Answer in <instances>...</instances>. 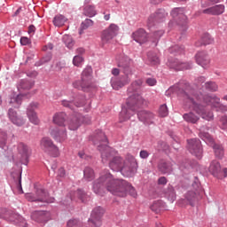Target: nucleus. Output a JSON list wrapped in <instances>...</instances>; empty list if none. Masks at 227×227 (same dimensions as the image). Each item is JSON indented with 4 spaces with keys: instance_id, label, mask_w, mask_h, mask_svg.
<instances>
[{
    "instance_id": "nucleus-9",
    "label": "nucleus",
    "mask_w": 227,
    "mask_h": 227,
    "mask_svg": "<svg viewBox=\"0 0 227 227\" xmlns=\"http://www.w3.org/2000/svg\"><path fill=\"white\" fill-rule=\"evenodd\" d=\"M200 137H201V139L205 141L207 145H209L212 146V148L214 149L215 157H217L218 159H223V156L224 155V149H223V145L214 143V138H212V136H210V134L207 132H200Z\"/></svg>"
},
{
    "instance_id": "nucleus-27",
    "label": "nucleus",
    "mask_w": 227,
    "mask_h": 227,
    "mask_svg": "<svg viewBox=\"0 0 227 227\" xmlns=\"http://www.w3.org/2000/svg\"><path fill=\"white\" fill-rule=\"evenodd\" d=\"M67 126L69 130H77L79 127H81V119L78 115H74L72 116L68 121H67Z\"/></svg>"
},
{
    "instance_id": "nucleus-64",
    "label": "nucleus",
    "mask_w": 227,
    "mask_h": 227,
    "mask_svg": "<svg viewBox=\"0 0 227 227\" xmlns=\"http://www.w3.org/2000/svg\"><path fill=\"white\" fill-rule=\"evenodd\" d=\"M47 49H49V51H52V49H53L52 44L50 43V44L44 46V47L43 48V51H47Z\"/></svg>"
},
{
    "instance_id": "nucleus-35",
    "label": "nucleus",
    "mask_w": 227,
    "mask_h": 227,
    "mask_svg": "<svg viewBox=\"0 0 227 227\" xmlns=\"http://www.w3.org/2000/svg\"><path fill=\"white\" fill-rule=\"evenodd\" d=\"M35 86V83L33 82L27 81V80H21L18 85L19 91H21V90H24L25 91L27 90H31Z\"/></svg>"
},
{
    "instance_id": "nucleus-25",
    "label": "nucleus",
    "mask_w": 227,
    "mask_h": 227,
    "mask_svg": "<svg viewBox=\"0 0 227 227\" xmlns=\"http://www.w3.org/2000/svg\"><path fill=\"white\" fill-rule=\"evenodd\" d=\"M225 11L223 4H217L202 11L206 15H223Z\"/></svg>"
},
{
    "instance_id": "nucleus-45",
    "label": "nucleus",
    "mask_w": 227,
    "mask_h": 227,
    "mask_svg": "<svg viewBox=\"0 0 227 227\" xmlns=\"http://www.w3.org/2000/svg\"><path fill=\"white\" fill-rule=\"evenodd\" d=\"M84 61V58L81 55H75L73 59V65L74 67H81Z\"/></svg>"
},
{
    "instance_id": "nucleus-37",
    "label": "nucleus",
    "mask_w": 227,
    "mask_h": 227,
    "mask_svg": "<svg viewBox=\"0 0 227 227\" xmlns=\"http://www.w3.org/2000/svg\"><path fill=\"white\" fill-rule=\"evenodd\" d=\"M84 178L90 182V180H93L95 178V171L92 170L91 168L87 167L85 168L83 171Z\"/></svg>"
},
{
    "instance_id": "nucleus-29",
    "label": "nucleus",
    "mask_w": 227,
    "mask_h": 227,
    "mask_svg": "<svg viewBox=\"0 0 227 227\" xmlns=\"http://www.w3.org/2000/svg\"><path fill=\"white\" fill-rule=\"evenodd\" d=\"M169 67L174 70H189V68H191L192 66L189 63H184L178 60H174L173 62H170Z\"/></svg>"
},
{
    "instance_id": "nucleus-40",
    "label": "nucleus",
    "mask_w": 227,
    "mask_h": 227,
    "mask_svg": "<svg viewBox=\"0 0 227 227\" xmlns=\"http://www.w3.org/2000/svg\"><path fill=\"white\" fill-rule=\"evenodd\" d=\"M158 168L160 169V171H161V173H169V171H171L172 168L169 165V163L165 162V161H161L159 165Z\"/></svg>"
},
{
    "instance_id": "nucleus-15",
    "label": "nucleus",
    "mask_w": 227,
    "mask_h": 227,
    "mask_svg": "<svg viewBox=\"0 0 227 227\" xmlns=\"http://www.w3.org/2000/svg\"><path fill=\"white\" fill-rule=\"evenodd\" d=\"M173 19L177 20V24L184 29H187V16L184 14V8H176L171 12Z\"/></svg>"
},
{
    "instance_id": "nucleus-39",
    "label": "nucleus",
    "mask_w": 227,
    "mask_h": 227,
    "mask_svg": "<svg viewBox=\"0 0 227 227\" xmlns=\"http://www.w3.org/2000/svg\"><path fill=\"white\" fill-rule=\"evenodd\" d=\"M63 42L66 45V47H67V49H73L74 45V39L72 38V36L68 35H65L63 36Z\"/></svg>"
},
{
    "instance_id": "nucleus-11",
    "label": "nucleus",
    "mask_w": 227,
    "mask_h": 227,
    "mask_svg": "<svg viewBox=\"0 0 227 227\" xmlns=\"http://www.w3.org/2000/svg\"><path fill=\"white\" fill-rule=\"evenodd\" d=\"M104 214H106V210L103 209L102 207H95L89 219V224L95 227L102 226V217H104Z\"/></svg>"
},
{
    "instance_id": "nucleus-24",
    "label": "nucleus",
    "mask_w": 227,
    "mask_h": 227,
    "mask_svg": "<svg viewBox=\"0 0 227 227\" xmlns=\"http://www.w3.org/2000/svg\"><path fill=\"white\" fill-rule=\"evenodd\" d=\"M18 152L20 155H21L23 162H27V159H29V155H31V149H29V146L20 142L18 144Z\"/></svg>"
},
{
    "instance_id": "nucleus-32",
    "label": "nucleus",
    "mask_w": 227,
    "mask_h": 227,
    "mask_svg": "<svg viewBox=\"0 0 227 227\" xmlns=\"http://www.w3.org/2000/svg\"><path fill=\"white\" fill-rule=\"evenodd\" d=\"M68 21V18L65 17L62 14H57L54 18H53V26H55V27H63V26H65V23H67Z\"/></svg>"
},
{
    "instance_id": "nucleus-46",
    "label": "nucleus",
    "mask_w": 227,
    "mask_h": 227,
    "mask_svg": "<svg viewBox=\"0 0 227 227\" xmlns=\"http://www.w3.org/2000/svg\"><path fill=\"white\" fill-rule=\"evenodd\" d=\"M205 87L207 90H209V91H217L218 86L216 82H207L205 83Z\"/></svg>"
},
{
    "instance_id": "nucleus-59",
    "label": "nucleus",
    "mask_w": 227,
    "mask_h": 227,
    "mask_svg": "<svg viewBox=\"0 0 227 227\" xmlns=\"http://www.w3.org/2000/svg\"><path fill=\"white\" fill-rule=\"evenodd\" d=\"M59 176H60V178H65V176H67V171H65V168H60L59 169Z\"/></svg>"
},
{
    "instance_id": "nucleus-12",
    "label": "nucleus",
    "mask_w": 227,
    "mask_h": 227,
    "mask_svg": "<svg viewBox=\"0 0 227 227\" xmlns=\"http://www.w3.org/2000/svg\"><path fill=\"white\" fill-rule=\"evenodd\" d=\"M208 169L209 173H211L213 176H215V178H219L220 180L223 178H226L227 176V168H222L221 163H219V161L215 160L210 162Z\"/></svg>"
},
{
    "instance_id": "nucleus-1",
    "label": "nucleus",
    "mask_w": 227,
    "mask_h": 227,
    "mask_svg": "<svg viewBox=\"0 0 227 227\" xmlns=\"http://www.w3.org/2000/svg\"><path fill=\"white\" fill-rule=\"evenodd\" d=\"M92 189L95 194L99 196H103L106 191L120 198H125L128 193L133 198L137 196V192L132 184L123 179H115L107 170L101 173L99 178L94 182Z\"/></svg>"
},
{
    "instance_id": "nucleus-26",
    "label": "nucleus",
    "mask_w": 227,
    "mask_h": 227,
    "mask_svg": "<svg viewBox=\"0 0 227 227\" xmlns=\"http://www.w3.org/2000/svg\"><path fill=\"white\" fill-rule=\"evenodd\" d=\"M138 120L143 121V123H152V120L153 119V114L146 111L142 110L137 113Z\"/></svg>"
},
{
    "instance_id": "nucleus-13",
    "label": "nucleus",
    "mask_w": 227,
    "mask_h": 227,
    "mask_svg": "<svg viewBox=\"0 0 227 227\" xmlns=\"http://www.w3.org/2000/svg\"><path fill=\"white\" fill-rule=\"evenodd\" d=\"M188 150L195 155L198 159H201L203 154V149L201 148V141L198 138H192L188 140Z\"/></svg>"
},
{
    "instance_id": "nucleus-58",
    "label": "nucleus",
    "mask_w": 227,
    "mask_h": 227,
    "mask_svg": "<svg viewBox=\"0 0 227 227\" xmlns=\"http://www.w3.org/2000/svg\"><path fill=\"white\" fill-rule=\"evenodd\" d=\"M159 185H166L168 184V179L166 177L161 176L158 179Z\"/></svg>"
},
{
    "instance_id": "nucleus-38",
    "label": "nucleus",
    "mask_w": 227,
    "mask_h": 227,
    "mask_svg": "<svg viewBox=\"0 0 227 227\" xmlns=\"http://www.w3.org/2000/svg\"><path fill=\"white\" fill-rule=\"evenodd\" d=\"M162 208H164V203L162 202V200H158L151 206V210H153V212H155L156 214H159V212H160Z\"/></svg>"
},
{
    "instance_id": "nucleus-36",
    "label": "nucleus",
    "mask_w": 227,
    "mask_h": 227,
    "mask_svg": "<svg viewBox=\"0 0 227 227\" xmlns=\"http://www.w3.org/2000/svg\"><path fill=\"white\" fill-rule=\"evenodd\" d=\"M84 15L86 17H95L97 15V10L94 5H87L84 8Z\"/></svg>"
},
{
    "instance_id": "nucleus-10",
    "label": "nucleus",
    "mask_w": 227,
    "mask_h": 227,
    "mask_svg": "<svg viewBox=\"0 0 227 227\" xmlns=\"http://www.w3.org/2000/svg\"><path fill=\"white\" fill-rule=\"evenodd\" d=\"M40 147L41 150H43L46 153H50L52 157H58L59 155V149L54 145L52 140L47 137L41 139Z\"/></svg>"
},
{
    "instance_id": "nucleus-55",
    "label": "nucleus",
    "mask_w": 227,
    "mask_h": 227,
    "mask_svg": "<svg viewBox=\"0 0 227 227\" xmlns=\"http://www.w3.org/2000/svg\"><path fill=\"white\" fill-rule=\"evenodd\" d=\"M139 155L141 159H148V157H150V153H148L146 150H142L140 151Z\"/></svg>"
},
{
    "instance_id": "nucleus-16",
    "label": "nucleus",
    "mask_w": 227,
    "mask_h": 227,
    "mask_svg": "<svg viewBox=\"0 0 227 227\" xmlns=\"http://www.w3.org/2000/svg\"><path fill=\"white\" fill-rule=\"evenodd\" d=\"M220 99L217 97L206 96L204 98V102L207 104V106H211L212 107H215L216 111H220V113H226L227 106L220 104Z\"/></svg>"
},
{
    "instance_id": "nucleus-30",
    "label": "nucleus",
    "mask_w": 227,
    "mask_h": 227,
    "mask_svg": "<svg viewBox=\"0 0 227 227\" xmlns=\"http://www.w3.org/2000/svg\"><path fill=\"white\" fill-rule=\"evenodd\" d=\"M61 106L63 107H67V109H71V111H75V107H82L84 106V101L82 103H74V100L63 99L61 101Z\"/></svg>"
},
{
    "instance_id": "nucleus-57",
    "label": "nucleus",
    "mask_w": 227,
    "mask_h": 227,
    "mask_svg": "<svg viewBox=\"0 0 227 227\" xmlns=\"http://www.w3.org/2000/svg\"><path fill=\"white\" fill-rule=\"evenodd\" d=\"M146 84H148V86H155V84H157V80L154 78H148L146 80Z\"/></svg>"
},
{
    "instance_id": "nucleus-4",
    "label": "nucleus",
    "mask_w": 227,
    "mask_h": 227,
    "mask_svg": "<svg viewBox=\"0 0 227 227\" xmlns=\"http://www.w3.org/2000/svg\"><path fill=\"white\" fill-rule=\"evenodd\" d=\"M181 96L183 97L185 107L195 111L203 120H207V121L214 120V114L211 112L207 113V108L198 103L200 98L196 95V91L193 90L192 86L188 85L184 90L182 91Z\"/></svg>"
},
{
    "instance_id": "nucleus-2",
    "label": "nucleus",
    "mask_w": 227,
    "mask_h": 227,
    "mask_svg": "<svg viewBox=\"0 0 227 227\" xmlns=\"http://www.w3.org/2000/svg\"><path fill=\"white\" fill-rule=\"evenodd\" d=\"M143 79H137L131 82L128 89L129 98L126 100V105L121 109L119 115V121H127L131 116H134L140 107L148 106V101L145 99L137 91L143 86Z\"/></svg>"
},
{
    "instance_id": "nucleus-8",
    "label": "nucleus",
    "mask_w": 227,
    "mask_h": 227,
    "mask_svg": "<svg viewBox=\"0 0 227 227\" xmlns=\"http://www.w3.org/2000/svg\"><path fill=\"white\" fill-rule=\"evenodd\" d=\"M119 29L117 25L111 24L109 27L102 32L99 44L102 49H107V47H109V43H111L113 38L118 35Z\"/></svg>"
},
{
    "instance_id": "nucleus-31",
    "label": "nucleus",
    "mask_w": 227,
    "mask_h": 227,
    "mask_svg": "<svg viewBox=\"0 0 227 227\" xmlns=\"http://www.w3.org/2000/svg\"><path fill=\"white\" fill-rule=\"evenodd\" d=\"M65 120H67V114L57 113L53 115V123L59 127H65Z\"/></svg>"
},
{
    "instance_id": "nucleus-41",
    "label": "nucleus",
    "mask_w": 227,
    "mask_h": 227,
    "mask_svg": "<svg viewBox=\"0 0 227 227\" xmlns=\"http://www.w3.org/2000/svg\"><path fill=\"white\" fill-rule=\"evenodd\" d=\"M147 59L148 61H150L151 65H159L160 63L159 57H157V54L152 51L148 52Z\"/></svg>"
},
{
    "instance_id": "nucleus-23",
    "label": "nucleus",
    "mask_w": 227,
    "mask_h": 227,
    "mask_svg": "<svg viewBox=\"0 0 227 227\" xmlns=\"http://www.w3.org/2000/svg\"><path fill=\"white\" fill-rule=\"evenodd\" d=\"M8 116L12 123L17 125L18 127H22V125L26 123V120H24V118H22L21 116H19L17 112L12 108H10L8 111Z\"/></svg>"
},
{
    "instance_id": "nucleus-5",
    "label": "nucleus",
    "mask_w": 227,
    "mask_h": 227,
    "mask_svg": "<svg viewBox=\"0 0 227 227\" xmlns=\"http://www.w3.org/2000/svg\"><path fill=\"white\" fill-rule=\"evenodd\" d=\"M119 68L122 72V75L120 77L111 78V86L113 90H121L132 81V75H134V69L132 67V60L129 57H123L118 63Z\"/></svg>"
},
{
    "instance_id": "nucleus-6",
    "label": "nucleus",
    "mask_w": 227,
    "mask_h": 227,
    "mask_svg": "<svg viewBox=\"0 0 227 227\" xmlns=\"http://www.w3.org/2000/svg\"><path fill=\"white\" fill-rule=\"evenodd\" d=\"M137 172V160L133 155L128 154L126 156V159L123 160L121 173L124 176L129 177V176H132L133 175H136Z\"/></svg>"
},
{
    "instance_id": "nucleus-42",
    "label": "nucleus",
    "mask_w": 227,
    "mask_h": 227,
    "mask_svg": "<svg viewBox=\"0 0 227 227\" xmlns=\"http://www.w3.org/2000/svg\"><path fill=\"white\" fill-rule=\"evenodd\" d=\"M67 227H84V223L78 219H71L67 222Z\"/></svg>"
},
{
    "instance_id": "nucleus-49",
    "label": "nucleus",
    "mask_w": 227,
    "mask_h": 227,
    "mask_svg": "<svg viewBox=\"0 0 227 227\" xmlns=\"http://www.w3.org/2000/svg\"><path fill=\"white\" fill-rule=\"evenodd\" d=\"M75 198L82 200V198H84V192L82 190H77L76 192H73L71 195V200H75Z\"/></svg>"
},
{
    "instance_id": "nucleus-3",
    "label": "nucleus",
    "mask_w": 227,
    "mask_h": 227,
    "mask_svg": "<svg viewBox=\"0 0 227 227\" xmlns=\"http://www.w3.org/2000/svg\"><path fill=\"white\" fill-rule=\"evenodd\" d=\"M91 141H93L94 145H98L101 153L103 164L108 163L109 168L113 169V171H120L121 173L124 160L117 156L118 152L107 145V137H106V134L102 132V130H98L91 138Z\"/></svg>"
},
{
    "instance_id": "nucleus-60",
    "label": "nucleus",
    "mask_w": 227,
    "mask_h": 227,
    "mask_svg": "<svg viewBox=\"0 0 227 227\" xmlns=\"http://www.w3.org/2000/svg\"><path fill=\"white\" fill-rule=\"evenodd\" d=\"M112 75H114V77H118L120 75V69L119 68H113L111 71Z\"/></svg>"
},
{
    "instance_id": "nucleus-33",
    "label": "nucleus",
    "mask_w": 227,
    "mask_h": 227,
    "mask_svg": "<svg viewBox=\"0 0 227 227\" xmlns=\"http://www.w3.org/2000/svg\"><path fill=\"white\" fill-rule=\"evenodd\" d=\"M23 97L24 96L22 94H12L9 98V105H11L12 107H19V106L22 104Z\"/></svg>"
},
{
    "instance_id": "nucleus-20",
    "label": "nucleus",
    "mask_w": 227,
    "mask_h": 227,
    "mask_svg": "<svg viewBox=\"0 0 227 227\" xmlns=\"http://www.w3.org/2000/svg\"><path fill=\"white\" fill-rule=\"evenodd\" d=\"M38 107V103H32L27 108V114L28 116L29 121L34 123V125H38L40 123V120L38 119V115H36V112L35 109Z\"/></svg>"
},
{
    "instance_id": "nucleus-52",
    "label": "nucleus",
    "mask_w": 227,
    "mask_h": 227,
    "mask_svg": "<svg viewBox=\"0 0 227 227\" xmlns=\"http://www.w3.org/2000/svg\"><path fill=\"white\" fill-rule=\"evenodd\" d=\"M90 26H93V20L87 19L82 23V29H88Z\"/></svg>"
},
{
    "instance_id": "nucleus-47",
    "label": "nucleus",
    "mask_w": 227,
    "mask_h": 227,
    "mask_svg": "<svg viewBox=\"0 0 227 227\" xmlns=\"http://www.w3.org/2000/svg\"><path fill=\"white\" fill-rule=\"evenodd\" d=\"M162 35H164V30H158L155 31L154 33H153L152 35V38H153V42H158L160 37L162 36Z\"/></svg>"
},
{
    "instance_id": "nucleus-54",
    "label": "nucleus",
    "mask_w": 227,
    "mask_h": 227,
    "mask_svg": "<svg viewBox=\"0 0 227 227\" xmlns=\"http://www.w3.org/2000/svg\"><path fill=\"white\" fill-rule=\"evenodd\" d=\"M20 219V215L19 214H12L11 216L9 217V221H12V223H17Z\"/></svg>"
},
{
    "instance_id": "nucleus-19",
    "label": "nucleus",
    "mask_w": 227,
    "mask_h": 227,
    "mask_svg": "<svg viewBox=\"0 0 227 227\" xmlns=\"http://www.w3.org/2000/svg\"><path fill=\"white\" fill-rule=\"evenodd\" d=\"M131 36L133 40L137 42V43H140V45L148 42V34L143 28H139L133 32Z\"/></svg>"
},
{
    "instance_id": "nucleus-7",
    "label": "nucleus",
    "mask_w": 227,
    "mask_h": 227,
    "mask_svg": "<svg viewBox=\"0 0 227 227\" xmlns=\"http://www.w3.org/2000/svg\"><path fill=\"white\" fill-rule=\"evenodd\" d=\"M91 74H93L91 67L85 68L82 73L81 81H76L73 83L74 88H76V90H82V91H88V90H90V86H91Z\"/></svg>"
},
{
    "instance_id": "nucleus-34",
    "label": "nucleus",
    "mask_w": 227,
    "mask_h": 227,
    "mask_svg": "<svg viewBox=\"0 0 227 227\" xmlns=\"http://www.w3.org/2000/svg\"><path fill=\"white\" fill-rule=\"evenodd\" d=\"M183 118L184 121H187L188 123H198V121H200V118L198 117V115L194 114V113L192 112L184 114L183 115Z\"/></svg>"
},
{
    "instance_id": "nucleus-61",
    "label": "nucleus",
    "mask_w": 227,
    "mask_h": 227,
    "mask_svg": "<svg viewBox=\"0 0 227 227\" xmlns=\"http://www.w3.org/2000/svg\"><path fill=\"white\" fill-rule=\"evenodd\" d=\"M36 30V27H35V26L31 25L28 27V35H33V33H35V31Z\"/></svg>"
},
{
    "instance_id": "nucleus-43",
    "label": "nucleus",
    "mask_w": 227,
    "mask_h": 227,
    "mask_svg": "<svg viewBox=\"0 0 227 227\" xmlns=\"http://www.w3.org/2000/svg\"><path fill=\"white\" fill-rule=\"evenodd\" d=\"M202 45H210V43H214V38L208 34H204L201 36Z\"/></svg>"
},
{
    "instance_id": "nucleus-53",
    "label": "nucleus",
    "mask_w": 227,
    "mask_h": 227,
    "mask_svg": "<svg viewBox=\"0 0 227 227\" xmlns=\"http://www.w3.org/2000/svg\"><path fill=\"white\" fill-rule=\"evenodd\" d=\"M219 125H220L221 129H223V130H224L225 129H227V116H223V117L220 119Z\"/></svg>"
},
{
    "instance_id": "nucleus-62",
    "label": "nucleus",
    "mask_w": 227,
    "mask_h": 227,
    "mask_svg": "<svg viewBox=\"0 0 227 227\" xmlns=\"http://www.w3.org/2000/svg\"><path fill=\"white\" fill-rule=\"evenodd\" d=\"M76 54H78V56H81L82 54H84V48L76 49Z\"/></svg>"
},
{
    "instance_id": "nucleus-14",
    "label": "nucleus",
    "mask_w": 227,
    "mask_h": 227,
    "mask_svg": "<svg viewBox=\"0 0 227 227\" xmlns=\"http://www.w3.org/2000/svg\"><path fill=\"white\" fill-rule=\"evenodd\" d=\"M36 196L32 193H27L26 198L27 201H41L42 203H52V200H49V193L43 189H39L36 192Z\"/></svg>"
},
{
    "instance_id": "nucleus-17",
    "label": "nucleus",
    "mask_w": 227,
    "mask_h": 227,
    "mask_svg": "<svg viewBox=\"0 0 227 227\" xmlns=\"http://www.w3.org/2000/svg\"><path fill=\"white\" fill-rule=\"evenodd\" d=\"M168 13L164 10H159L155 13H153L148 18V26L150 27H153V26H155L157 23L161 22L164 19H166V16Z\"/></svg>"
},
{
    "instance_id": "nucleus-22",
    "label": "nucleus",
    "mask_w": 227,
    "mask_h": 227,
    "mask_svg": "<svg viewBox=\"0 0 227 227\" xmlns=\"http://www.w3.org/2000/svg\"><path fill=\"white\" fill-rule=\"evenodd\" d=\"M36 223H47L51 219V213L47 211H35L31 215Z\"/></svg>"
},
{
    "instance_id": "nucleus-21",
    "label": "nucleus",
    "mask_w": 227,
    "mask_h": 227,
    "mask_svg": "<svg viewBox=\"0 0 227 227\" xmlns=\"http://www.w3.org/2000/svg\"><path fill=\"white\" fill-rule=\"evenodd\" d=\"M196 63L202 67V68H207L208 65H210V58L208 57V54L205 51H199L195 55Z\"/></svg>"
},
{
    "instance_id": "nucleus-51",
    "label": "nucleus",
    "mask_w": 227,
    "mask_h": 227,
    "mask_svg": "<svg viewBox=\"0 0 227 227\" xmlns=\"http://www.w3.org/2000/svg\"><path fill=\"white\" fill-rule=\"evenodd\" d=\"M78 118H80V123H85L86 125H90L91 123V119L87 116V117H82L81 114H77Z\"/></svg>"
},
{
    "instance_id": "nucleus-56",
    "label": "nucleus",
    "mask_w": 227,
    "mask_h": 227,
    "mask_svg": "<svg viewBox=\"0 0 227 227\" xmlns=\"http://www.w3.org/2000/svg\"><path fill=\"white\" fill-rule=\"evenodd\" d=\"M20 43L21 45H29V43H31V40H29L27 37H21Z\"/></svg>"
},
{
    "instance_id": "nucleus-28",
    "label": "nucleus",
    "mask_w": 227,
    "mask_h": 227,
    "mask_svg": "<svg viewBox=\"0 0 227 227\" xmlns=\"http://www.w3.org/2000/svg\"><path fill=\"white\" fill-rule=\"evenodd\" d=\"M198 201V193L195 192H188L185 196L184 200H183V204L185 203L186 205H194Z\"/></svg>"
},
{
    "instance_id": "nucleus-18",
    "label": "nucleus",
    "mask_w": 227,
    "mask_h": 227,
    "mask_svg": "<svg viewBox=\"0 0 227 227\" xmlns=\"http://www.w3.org/2000/svg\"><path fill=\"white\" fill-rule=\"evenodd\" d=\"M50 134L59 143H63L67 139V129H59L58 127L51 128Z\"/></svg>"
},
{
    "instance_id": "nucleus-50",
    "label": "nucleus",
    "mask_w": 227,
    "mask_h": 227,
    "mask_svg": "<svg viewBox=\"0 0 227 227\" xmlns=\"http://www.w3.org/2000/svg\"><path fill=\"white\" fill-rule=\"evenodd\" d=\"M159 114L160 116H161V118H166V116H168V106L166 105H162L160 107Z\"/></svg>"
},
{
    "instance_id": "nucleus-48",
    "label": "nucleus",
    "mask_w": 227,
    "mask_h": 227,
    "mask_svg": "<svg viewBox=\"0 0 227 227\" xmlns=\"http://www.w3.org/2000/svg\"><path fill=\"white\" fill-rule=\"evenodd\" d=\"M166 197L168 198V200H169V201H175L176 198V194L175 193V190L173 188H170L168 190V192H166Z\"/></svg>"
},
{
    "instance_id": "nucleus-44",
    "label": "nucleus",
    "mask_w": 227,
    "mask_h": 227,
    "mask_svg": "<svg viewBox=\"0 0 227 227\" xmlns=\"http://www.w3.org/2000/svg\"><path fill=\"white\" fill-rule=\"evenodd\" d=\"M7 140L8 135L6 134V132L0 130V148H4Z\"/></svg>"
},
{
    "instance_id": "nucleus-63",
    "label": "nucleus",
    "mask_w": 227,
    "mask_h": 227,
    "mask_svg": "<svg viewBox=\"0 0 227 227\" xmlns=\"http://www.w3.org/2000/svg\"><path fill=\"white\" fill-rule=\"evenodd\" d=\"M174 51H177V52H182L184 51L183 47H180L178 45L173 47Z\"/></svg>"
}]
</instances>
